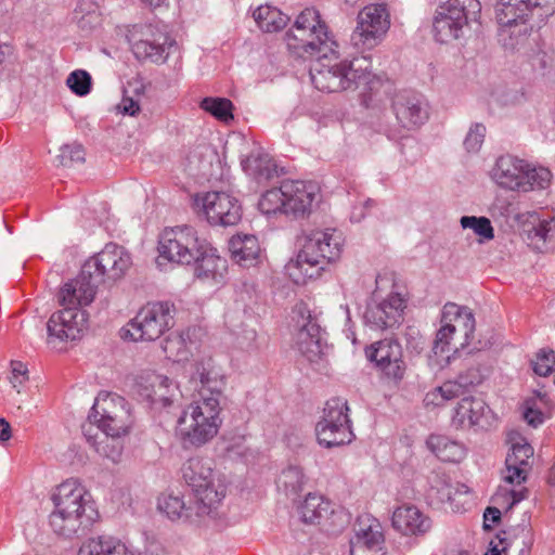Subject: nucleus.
Instances as JSON below:
<instances>
[{"instance_id":"obj_1","label":"nucleus","mask_w":555,"mask_h":555,"mask_svg":"<svg viewBox=\"0 0 555 555\" xmlns=\"http://www.w3.org/2000/svg\"><path fill=\"white\" fill-rule=\"evenodd\" d=\"M288 50L298 57L317 56L310 68L312 85L323 92H340L363 87L371 94L384 87L383 80L369 70L370 61L362 56L331 63L337 43L314 8H306L286 33Z\"/></svg>"},{"instance_id":"obj_2","label":"nucleus","mask_w":555,"mask_h":555,"mask_svg":"<svg viewBox=\"0 0 555 555\" xmlns=\"http://www.w3.org/2000/svg\"><path fill=\"white\" fill-rule=\"evenodd\" d=\"M192 379L201 384V400L183 411L178 420L177 433L184 447L198 448L218 433L221 424L219 398L225 383L210 358L195 364Z\"/></svg>"},{"instance_id":"obj_3","label":"nucleus","mask_w":555,"mask_h":555,"mask_svg":"<svg viewBox=\"0 0 555 555\" xmlns=\"http://www.w3.org/2000/svg\"><path fill=\"white\" fill-rule=\"evenodd\" d=\"M54 505L49 516L52 531L64 538L86 532L99 518L90 495L76 480L61 483L52 495Z\"/></svg>"},{"instance_id":"obj_4","label":"nucleus","mask_w":555,"mask_h":555,"mask_svg":"<svg viewBox=\"0 0 555 555\" xmlns=\"http://www.w3.org/2000/svg\"><path fill=\"white\" fill-rule=\"evenodd\" d=\"M343 246V234L336 229L311 232L296 259L287 263V274L296 284H305L308 279L319 276L325 263L339 259Z\"/></svg>"},{"instance_id":"obj_5","label":"nucleus","mask_w":555,"mask_h":555,"mask_svg":"<svg viewBox=\"0 0 555 555\" xmlns=\"http://www.w3.org/2000/svg\"><path fill=\"white\" fill-rule=\"evenodd\" d=\"M182 473L194 493L193 507L199 524L207 518L219 517V507L225 498L227 486L221 476L211 468L210 460L191 457L183 464Z\"/></svg>"},{"instance_id":"obj_6","label":"nucleus","mask_w":555,"mask_h":555,"mask_svg":"<svg viewBox=\"0 0 555 555\" xmlns=\"http://www.w3.org/2000/svg\"><path fill=\"white\" fill-rule=\"evenodd\" d=\"M496 20L506 28L511 40L517 35L516 42L511 47L516 48L550 15L554 13L552 7L542 4L539 0H500L495 7Z\"/></svg>"},{"instance_id":"obj_7","label":"nucleus","mask_w":555,"mask_h":555,"mask_svg":"<svg viewBox=\"0 0 555 555\" xmlns=\"http://www.w3.org/2000/svg\"><path fill=\"white\" fill-rule=\"evenodd\" d=\"M94 424L104 435H126L132 424L126 399L115 393H100L88 416V423L82 425L85 436L92 431Z\"/></svg>"},{"instance_id":"obj_8","label":"nucleus","mask_w":555,"mask_h":555,"mask_svg":"<svg viewBox=\"0 0 555 555\" xmlns=\"http://www.w3.org/2000/svg\"><path fill=\"white\" fill-rule=\"evenodd\" d=\"M175 306L168 301L150 302L124 328L133 341H154L175 324Z\"/></svg>"},{"instance_id":"obj_9","label":"nucleus","mask_w":555,"mask_h":555,"mask_svg":"<svg viewBox=\"0 0 555 555\" xmlns=\"http://www.w3.org/2000/svg\"><path fill=\"white\" fill-rule=\"evenodd\" d=\"M481 11L479 0H448L439 7L433 22L436 40L441 43L459 39L469 22H476Z\"/></svg>"},{"instance_id":"obj_10","label":"nucleus","mask_w":555,"mask_h":555,"mask_svg":"<svg viewBox=\"0 0 555 555\" xmlns=\"http://www.w3.org/2000/svg\"><path fill=\"white\" fill-rule=\"evenodd\" d=\"M348 404L343 398H332L326 401L323 417L317 423L318 441L325 448L350 443L354 435L348 416Z\"/></svg>"},{"instance_id":"obj_11","label":"nucleus","mask_w":555,"mask_h":555,"mask_svg":"<svg viewBox=\"0 0 555 555\" xmlns=\"http://www.w3.org/2000/svg\"><path fill=\"white\" fill-rule=\"evenodd\" d=\"M132 267L130 253L116 243H108L83 264L85 274L91 275L98 285L106 281L115 282L126 275Z\"/></svg>"},{"instance_id":"obj_12","label":"nucleus","mask_w":555,"mask_h":555,"mask_svg":"<svg viewBox=\"0 0 555 555\" xmlns=\"http://www.w3.org/2000/svg\"><path fill=\"white\" fill-rule=\"evenodd\" d=\"M203 240L191 225L165 229L158 240L159 257L179 264H191Z\"/></svg>"},{"instance_id":"obj_13","label":"nucleus","mask_w":555,"mask_h":555,"mask_svg":"<svg viewBox=\"0 0 555 555\" xmlns=\"http://www.w3.org/2000/svg\"><path fill=\"white\" fill-rule=\"evenodd\" d=\"M293 320L298 328L295 336L297 350L308 362L318 364L324 353L317 317L306 302L300 301L293 308Z\"/></svg>"},{"instance_id":"obj_14","label":"nucleus","mask_w":555,"mask_h":555,"mask_svg":"<svg viewBox=\"0 0 555 555\" xmlns=\"http://www.w3.org/2000/svg\"><path fill=\"white\" fill-rule=\"evenodd\" d=\"M389 26V13L386 7L370 4L358 14V23L351 35V42L358 49L370 50L380 42Z\"/></svg>"},{"instance_id":"obj_15","label":"nucleus","mask_w":555,"mask_h":555,"mask_svg":"<svg viewBox=\"0 0 555 555\" xmlns=\"http://www.w3.org/2000/svg\"><path fill=\"white\" fill-rule=\"evenodd\" d=\"M206 220L211 225H235L242 218V208L236 197L227 192H207L202 197L195 198Z\"/></svg>"},{"instance_id":"obj_16","label":"nucleus","mask_w":555,"mask_h":555,"mask_svg":"<svg viewBox=\"0 0 555 555\" xmlns=\"http://www.w3.org/2000/svg\"><path fill=\"white\" fill-rule=\"evenodd\" d=\"M87 323V314L81 309L64 308L54 312L48 323V343H65L80 337Z\"/></svg>"},{"instance_id":"obj_17","label":"nucleus","mask_w":555,"mask_h":555,"mask_svg":"<svg viewBox=\"0 0 555 555\" xmlns=\"http://www.w3.org/2000/svg\"><path fill=\"white\" fill-rule=\"evenodd\" d=\"M403 309L404 301L402 297L395 293L380 302L372 301L367 304L363 319L372 330L384 331L401 322Z\"/></svg>"},{"instance_id":"obj_18","label":"nucleus","mask_w":555,"mask_h":555,"mask_svg":"<svg viewBox=\"0 0 555 555\" xmlns=\"http://www.w3.org/2000/svg\"><path fill=\"white\" fill-rule=\"evenodd\" d=\"M391 108L399 126L413 129L423 125L428 118V107L422 96L411 91H400L395 94Z\"/></svg>"},{"instance_id":"obj_19","label":"nucleus","mask_w":555,"mask_h":555,"mask_svg":"<svg viewBox=\"0 0 555 555\" xmlns=\"http://www.w3.org/2000/svg\"><path fill=\"white\" fill-rule=\"evenodd\" d=\"M286 215L295 218L310 214L320 195V186L313 181L288 180L283 182Z\"/></svg>"},{"instance_id":"obj_20","label":"nucleus","mask_w":555,"mask_h":555,"mask_svg":"<svg viewBox=\"0 0 555 555\" xmlns=\"http://www.w3.org/2000/svg\"><path fill=\"white\" fill-rule=\"evenodd\" d=\"M172 49H176V41L167 33L159 30H151L145 38L132 44V52L138 60L156 64L165 63Z\"/></svg>"},{"instance_id":"obj_21","label":"nucleus","mask_w":555,"mask_h":555,"mask_svg":"<svg viewBox=\"0 0 555 555\" xmlns=\"http://www.w3.org/2000/svg\"><path fill=\"white\" fill-rule=\"evenodd\" d=\"M98 286L91 275L85 274L82 267L80 274L60 289L59 302L62 307L69 309L88 306L93 301Z\"/></svg>"},{"instance_id":"obj_22","label":"nucleus","mask_w":555,"mask_h":555,"mask_svg":"<svg viewBox=\"0 0 555 555\" xmlns=\"http://www.w3.org/2000/svg\"><path fill=\"white\" fill-rule=\"evenodd\" d=\"M533 455V448L521 439L512 446V451L505 460V469L502 479L508 485H521L527 480L530 469L529 460Z\"/></svg>"},{"instance_id":"obj_23","label":"nucleus","mask_w":555,"mask_h":555,"mask_svg":"<svg viewBox=\"0 0 555 555\" xmlns=\"http://www.w3.org/2000/svg\"><path fill=\"white\" fill-rule=\"evenodd\" d=\"M391 524L404 535H424L431 528L430 518L413 505L397 507L392 513Z\"/></svg>"},{"instance_id":"obj_24","label":"nucleus","mask_w":555,"mask_h":555,"mask_svg":"<svg viewBox=\"0 0 555 555\" xmlns=\"http://www.w3.org/2000/svg\"><path fill=\"white\" fill-rule=\"evenodd\" d=\"M525 168H528L526 160L513 155H503L496 159L491 177L499 186L518 192Z\"/></svg>"},{"instance_id":"obj_25","label":"nucleus","mask_w":555,"mask_h":555,"mask_svg":"<svg viewBox=\"0 0 555 555\" xmlns=\"http://www.w3.org/2000/svg\"><path fill=\"white\" fill-rule=\"evenodd\" d=\"M197 255H194L195 275L201 280L219 281L223 271L227 269V260L217 255L214 248L206 240L201 242Z\"/></svg>"},{"instance_id":"obj_26","label":"nucleus","mask_w":555,"mask_h":555,"mask_svg":"<svg viewBox=\"0 0 555 555\" xmlns=\"http://www.w3.org/2000/svg\"><path fill=\"white\" fill-rule=\"evenodd\" d=\"M441 322L454 323L456 325V333L462 334L464 343L461 346L469 344L470 337L475 332V317L473 311L465 306H460L455 302H447L441 311Z\"/></svg>"},{"instance_id":"obj_27","label":"nucleus","mask_w":555,"mask_h":555,"mask_svg":"<svg viewBox=\"0 0 555 555\" xmlns=\"http://www.w3.org/2000/svg\"><path fill=\"white\" fill-rule=\"evenodd\" d=\"M487 408L486 402L480 398L464 397L454 410L452 425L455 428H470L479 424Z\"/></svg>"},{"instance_id":"obj_28","label":"nucleus","mask_w":555,"mask_h":555,"mask_svg":"<svg viewBox=\"0 0 555 555\" xmlns=\"http://www.w3.org/2000/svg\"><path fill=\"white\" fill-rule=\"evenodd\" d=\"M78 555H132L125 543L115 537L101 534L86 540Z\"/></svg>"},{"instance_id":"obj_29","label":"nucleus","mask_w":555,"mask_h":555,"mask_svg":"<svg viewBox=\"0 0 555 555\" xmlns=\"http://www.w3.org/2000/svg\"><path fill=\"white\" fill-rule=\"evenodd\" d=\"M229 249L236 262L243 267L253 266L260 253V246L255 235H235L229 242Z\"/></svg>"},{"instance_id":"obj_30","label":"nucleus","mask_w":555,"mask_h":555,"mask_svg":"<svg viewBox=\"0 0 555 555\" xmlns=\"http://www.w3.org/2000/svg\"><path fill=\"white\" fill-rule=\"evenodd\" d=\"M426 446L443 462L457 463L465 456V448L443 435H430L426 440Z\"/></svg>"},{"instance_id":"obj_31","label":"nucleus","mask_w":555,"mask_h":555,"mask_svg":"<svg viewBox=\"0 0 555 555\" xmlns=\"http://www.w3.org/2000/svg\"><path fill=\"white\" fill-rule=\"evenodd\" d=\"M146 385L142 386L144 396L151 403H162L167 406L171 403L173 383L167 376L160 374H150L146 379Z\"/></svg>"},{"instance_id":"obj_32","label":"nucleus","mask_w":555,"mask_h":555,"mask_svg":"<svg viewBox=\"0 0 555 555\" xmlns=\"http://www.w3.org/2000/svg\"><path fill=\"white\" fill-rule=\"evenodd\" d=\"M158 508L171 520L182 522L199 524L193 505L186 506L182 498L173 494H166L159 498Z\"/></svg>"},{"instance_id":"obj_33","label":"nucleus","mask_w":555,"mask_h":555,"mask_svg":"<svg viewBox=\"0 0 555 555\" xmlns=\"http://www.w3.org/2000/svg\"><path fill=\"white\" fill-rule=\"evenodd\" d=\"M351 541L367 542L370 545H384L385 537L379 520L369 514L359 516Z\"/></svg>"},{"instance_id":"obj_34","label":"nucleus","mask_w":555,"mask_h":555,"mask_svg":"<svg viewBox=\"0 0 555 555\" xmlns=\"http://www.w3.org/2000/svg\"><path fill=\"white\" fill-rule=\"evenodd\" d=\"M365 354L371 362L375 363L377 369L403 358V349L397 340L383 339L367 347Z\"/></svg>"},{"instance_id":"obj_35","label":"nucleus","mask_w":555,"mask_h":555,"mask_svg":"<svg viewBox=\"0 0 555 555\" xmlns=\"http://www.w3.org/2000/svg\"><path fill=\"white\" fill-rule=\"evenodd\" d=\"M258 27L264 33H275L284 28L288 17L279 9L268 4L258 7L253 13Z\"/></svg>"},{"instance_id":"obj_36","label":"nucleus","mask_w":555,"mask_h":555,"mask_svg":"<svg viewBox=\"0 0 555 555\" xmlns=\"http://www.w3.org/2000/svg\"><path fill=\"white\" fill-rule=\"evenodd\" d=\"M330 512V502L313 493H309L299 506L301 520L306 524H319Z\"/></svg>"},{"instance_id":"obj_37","label":"nucleus","mask_w":555,"mask_h":555,"mask_svg":"<svg viewBox=\"0 0 555 555\" xmlns=\"http://www.w3.org/2000/svg\"><path fill=\"white\" fill-rule=\"evenodd\" d=\"M521 534V539L517 535L511 538L506 532H502V534H498V539L500 544L503 545L502 550H499L498 546H492L488 550L485 555H507L508 551L513 547L519 548V555H528L531 546V537L528 529L525 527L519 530Z\"/></svg>"},{"instance_id":"obj_38","label":"nucleus","mask_w":555,"mask_h":555,"mask_svg":"<svg viewBox=\"0 0 555 555\" xmlns=\"http://www.w3.org/2000/svg\"><path fill=\"white\" fill-rule=\"evenodd\" d=\"M552 173L547 168L534 167L528 163L521 177L518 192L527 193L534 190H542L548 186Z\"/></svg>"},{"instance_id":"obj_39","label":"nucleus","mask_w":555,"mask_h":555,"mask_svg":"<svg viewBox=\"0 0 555 555\" xmlns=\"http://www.w3.org/2000/svg\"><path fill=\"white\" fill-rule=\"evenodd\" d=\"M87 440L95 447L96 452L109 460L112 463H119L122 456L124 444L119 440L120 437H111L105 435L101 441L96 440V436L88 433Z\"/></svg>"},{"instance_id":"obj_40","label":"nucleus","mask_w":555,"mask_h":555,"mask_svg":"<svg viewBox=\"0 0 555 555\" xmlns=\"http://www.w3.org/2000/svg\"><path fill=\"white\" fill-rule=\"evenodd\" d=\"M283 183L280 188H273L264 193L259 198L258 208L263 215H286V201Z\"/></svg>"},{"instance_id":"obj_41","label":"nucleus","mask_w":555,"mask_h":555,"mask_svg":"<svg viewBox=\"0 0 555 555\" xmlns=\"http://www.w3.org/2000/svg\"><path fill=\"white\" fill-rule=\"evenodd\" d=\"M245 168L260 182L270 180L276 175V166L269 155H250L245 162Z\"/></svg>"},{"instance_id":"obj_42","label":"nucleus","mask_w":555,"mask_h":555,"mask_svg":"<svg viewBox=\"0 0 555 555\" xmlns=\"http://www.w3.org/2000/svg\"><path fill=\"white\" fill-rule=\"evenodd\" d=\"M482 374L478 367H468L465 372L460 373L456 378L447 380V384H452L454 387V398L461 397L481 384Z\"/></svg>"},{"instance_id":"obj_43","label":"nucleus","mask_w":555,"mask_h":555,"mask_svg":"<svg viewBox=\"0 0 555 555\" xmlns=\"http://www.w3.org/2000/svg\"><path fill=\"white\" fill-rule=\"evenodd\" d=\"M460 223L463 229H472L480 237L479 243L494 238V229L487 217L463 216Z\"/></svg>"},{"instance_id":"obj_44","label":"nucleus","mask_w":555,"mask_h":555,"mask_svg":"<svg viewBox=\"0 0 555 555\" xmlns=\"http://www.w3.org/2000/svg\"><path fill=\"white\" fill-rule=\"evenodd\" d=\"M201 107L221 121L233 119V104L225 98H205Z\"/></svg>"},{"instance_id":"obj_45","label":"nucleus","mask_w":555,"mask_h":555,"mask_svg":"<svg viewBox=\"0 0 555 555\" xmlns=\"http://www.w3.org/2000/svg\"><path fill=\"white\" fill-rule=\"evenodd\" d=\"M279 483L284 487L286 493H299L305 485L302 469L296 465L287 466V468L282 470L279 477Z\"/></svg>"},{"instance_id":"obj_46","label":"nucleus","mask_w":555,"mask_h":555,"mask_svg":"<svg viewBox=\"0 0 555 555\" xmlns=\"http://www.w3.org/2000/svg\"><path fill=\"white\" fill-rule=\"evenodd\" d=\"M532 238L543 242L555 238V211H547L539 219V223L529 233Z\"/></svg>"},{"instance_id":"obj_47","label":"nucleus","mask_w":555,"mask_h":555,"mask_svg":"<svg viewBox=\"0 0 555 555\" xmlns=\"http://www.w3.org/2000/svg\"><path fill=\"white\" fill-rule=\"evenodd\" d=\"M406 370L408 365L403 358H400L380 367H377V371L380 373L382 378L396 386L403 380Z\"/></svg>"},{"instance_id":"obj_48","label":"nucleus","mask_w":555,"mask_h":555,"mask_svg":"<svg viewBox=\"0 0 555 555\" xmlns=\"http://www.w3.org/2000/svg\"><path fill=\"white\" fill-rule=\"evenodd\" d=\"M163 350L167 358L181 361L186 358L185 341L178 333L170 334L163 343Z\"/></svg>"},{"instance_id":"obj_49","label":"nucleus","mask_w":555,"mask_h":555,"mask_svg":"<svg viewBox=\"0 0 555 555\" xmlns=\"http://www.w3.org/2000/svg\"><path fill=\"white\" fill-rule=\"evenodd\" d=\"M66 83L75 94L85 96L91 89V76L86 70L77 69L69 74Z\"/></svg>"},{"instance_id":"obj_50","label":"nucleus","mask_w":555,"mask_h":555,"mask_svg":"<svg viewBox=\"0 0 555 555\" xmlns=\"http://www.w3.org/2000/svg\"><path fill=\"white\" fill-rule=\"evenodd\" d=\"M60 164L64 167H70L75 164L85 162V150L82 145L73 143L63 145L57 155Z\"/></svg>"},{"instance_id":"obj_51","label":"nucleus","mask_w":555,"mask_h":555,"mask_svg":"<svg viewBox=\"0 0 555 555\" xmlns=\"http://www.w3.org/2000/svg\"><path fill=\"white\" fill-rule=\"evenodd\" d=\"M453 387L454 386L452 384H447V382H444L441 386L428 391L424 398L425 405L440 406L443 405L446 401L454 399V391H452Z\"/></svg>"},{"instance_id":"obj_52","label":"nucleus","mask_w":555,"mask_h":555,"mask_svg":"<svg viewBox=\"0 0 555 555\" xmlns=\"http://www.w3.org/2000/svg\"><path fill=\"white\" fill-rule=\"evenodd\" d=\"M555 367V353L552 349H541L532 361V369L537 375L548 376Z\"/></svg>"},{"instance_id":"obj_53","label":"nucleus","mask_w":555,"mask_h":555,"mask_svg":"<svg viewBox=\"0 0 555 555\" xmlns=\"http://www.w3.org/2000/svg\"><path fill=\"white\" fill-rule=\"evenodd\" d=\"M454 334H456V325L454 323L441 322V327L438 330L434 341V352L439 354L448 351Z\"/></svg>"},{"instance_id":"obj_54","label":"nucleus","mask_w":555,"mask_h":555,"mask_svg":"<svg viewBox=\"0 0 555 555\" xmlns=\"http://www.w3.org/2000/svg\"><path fill=\"white\" fill-rule=\"evenodd\" d=\"M485 137H486V127L479 122L474 124L469 128V130L464 139V143H463L464 147L466 149V151L468 153H477L482 146Z\"/></svg>"},{"instance_id":"obj_55","label":"nucleus","mask_w":555,"mask_h":555,"mask_svg":"<svg viewBox=\"0 0 555 555\" xmlns=\"http://www.w3.org/2000/svg\"><path fill=\"white\" fill-rule=\"evenodd\" d=\"M74 20L79 29L85 33H90L101 23V17L99 12L95 10L88 11L83 13L81 7L77 8L74 12Z\"/></svg>"},{"instance_id":"obj_56","label":"nucleus","mask_w":555,"mask_h":555,"mask_svg":"<svg viewBox=\"0 0 555 555\" xmlns=\"http://www.w3.org/2000/svg\"><path fill=\"white\" fill-rule=\"evenodd\" d=\"M528 495V489L522 488L520 490L507 489L505 487H499L495 493V501L499 500L509 501L507 507L513 508L514 505L525 500Z\"/></svg>"},{"instance_id":"obj_57","label":"nucleus","mask_w":555,"mask_h":555,"mask_svg":"<svg viewBox=\"0 0 555 555\" xmlns=\"http://www.w3.org/2000/svg\"><path fill=\"white\" fill-rule=\"evenodd\" d=\"M384 545H370L367 542L350 540V555H383Z\"/></svg>"},{"instance_id":"obj_58","label":"nucleus","mask_w":555,"mask_h":555,"mask_svg":"<svg viewBox=\"0 0 555 555\" xmlns=\"http://www.w3.org/2000/svg\"><path fill=\"white\" fill-rule=\"evenodd\" d=\"M532 67L542 78L552 73V59L545 52H538L532 59Z\"/></svg>"},{"instance_id":"obj_59","label":"nucleus","mask_w":555,"mask_h":555,"mask_svg":"<svg viewBox=\"0 0 555 555\" xmlns=\"http://www.w3.org/2000/svg\"><path fill=\"white\" fill-rule=\"evenodd\" d=\"M12 377L11 383L14 388L22 385L27 378L28 370L22 362H12Z\"/></svg>"},{"instance_id":"obj_60","label":"nucleus","mask_w":555,"mask_h":555,"mask_svg":"<svg viewBox=\"0 0 555 555\" xmlns=\"http://www.w3.org/2000/svg\"><path fill=\"white\" fill-rule=\"evenodd\" d=\"M522 414L526 422L532 427H538L544 421L542 412L537 409H533L530 402L526 403Z\"/></svg>"},{"instance_id":"obj_61","label":"nucleus","mask_w":555,"mask_h":555,"mask_svg":"<svg viewBox=\"0 0 555 555\" xmlns=\"http://www.w3.org/2000/svg\"><path fill=\"white\" fill-rule=\"evenodd\" d=\"M117 109L124 115L135 116L140 112V105L133 99L125 96L117 105Z\"/></svg>"},{"instance_id":"obj_62","label":"nucleus","mask_w":555,"mask_h":555,"mask_svg":"<svg viewBox=\"0 0 555 555\" xmlns=\"http://www.w3.org/2000/svg\"><path fill=\"white\" fill-rule=\"evenodd\" d=\"M501 518V512L496 507H488L483 514V527L485 529H489V521L496 522Z\"/></svg>"},{"instance_id":"obj_63","label":"nucleus","mask_w":555,"mask_h":555,"mask_svg":"<svg viewBox=\"0 0 555 555\" xmlns=\"http://www.w3.org/2000/svg\"><path fill=\"white\" fill-rule=\"evenodd\" d=\"M11 436L12 433L10 423L4 418H0V440L3 442L8 441L10 440Z\"/></svg>"},{"instance_id":"obj_64","label":"nucleus","mask_w":555,"mask_h":555,"mask_svg":"<svg viewBox=\"0 0 555 555\" xmlns=\"http://www.w3.org/2000/svg\"><path fill=\"white\" fill-rule=\"evenodd\" d=\"M437 494H439L440 501H450L452 499V487L449 483H444L441 489H437Z\"/></svg>"}]
</instances>
